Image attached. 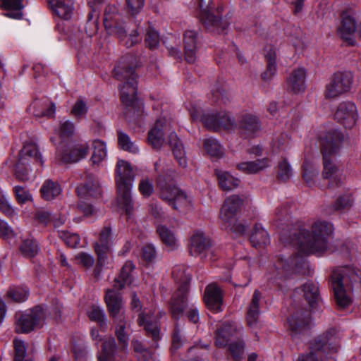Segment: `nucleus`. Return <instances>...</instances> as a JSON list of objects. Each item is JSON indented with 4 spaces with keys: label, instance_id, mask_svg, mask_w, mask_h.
Here are the masks:
<instances>
[{
    "label": "nucleus",
    "instance_id": "f257e3e1",
    "mask_svg": "<svg viewBox=\"0 0 361 361\" xmlns=\"http://www.w3.org/2000/svg\"><path fill=\"white\" fill-rule=\"evenodd\" d=\"M343 134L336 129L327 131L321 138V152L323 156L322 177L329 180L327 188L334 190L344 185L345 176L334 162L341 148Z\"/></svg>",
    "mask_w": 361,
    "mask_h": 361
},
{
    "label": "nucleus",
    "instance_id": "f03ea898",
    "mask_svg": "<svg viewBox=\"0 0 361 361\" xmlns=\"http://www.w3.org/2000/svg\"><path fill=\"white\" fill-rule=\"evenodd\" d=\"M334 231L333 225L327 221H318L312 226L311 233L301 229L292 240L299 251L306 254H322L328 248L329 238Z\"/></svg>",
    "mask_w": 361,
    "mask_h": 361
},
{
    "label": "nucleus",
    "instance_id": "7ed1b4c3",
    "mask_svg": "<svg viewBox=\"0 0 361 361\" xmlns=\"http://www.w3.org/2000/svg\"><path fill=\"white\" fill-rule=\"evenodd\" d=\"M115 180L118 203L128 216L133 212L131 190L135 180V174L129 163L118 161L116 167Z\"/></svg>",
    "mask_w": 361,
    "mask_h": 361
},
{
    "label": "nucleus",
    "instance_id": "20e7f679",
    "mask_svg": "<svg viewBox=\"0 0 361 361\" xmlns=\"http://www.w3.org/2000/svg\"><path fill=\"white\" fill-rule=\"evenodd\" d=\"M103 23L107 32L109 35L116 36L124 42L127 47L133 46L140 40L137 30H133L131 33L127 35L122 15L118 8L114 5H108L106 7Z\"/></svg>",
    "mask_w": 361,
    "mask_h": 361
},
{
    "label": "nucleus",
    "instance_id": "39448f33",
    "mask_svg": "<svg viewBox=\"0 0 361 361\" xmlns=\"http://www.w3.org/2000/svg\"><path fill=\"white\" fill-rule=\"evenodd\" d=\"M173 276L178 283L177 291L173 294L169 303V312L176 322L182 316L187 306V293L191 280V275L185 274L180 269L173 271Z\"/></svg>",
    "mask_w": 361,
    "mask_h": 361
},
{
    "label": "nucleus",
    "instance_id": "423d86ee",
    "mask_svg": "<svg viewBox=\"0 0 361 361\" xmlns=\"http://www.w3.org/2000/svg\"><path fill=\"white\" fill-rule=\"evenodd\" d=\"M157 185L159 197L173 209L183 212L190 208L191 200L181 189L176 185L164 183L160 176L157 178Z\"/></svg>",
    "mask_w": 361,
    "mask_h": 361
},
{
    "label": "nucleus",
    "instance_id": "0eeeda50",
    "mask_svg": "<svg viewBox=\"0 0 361 361\" xmlns=\"http://www.w3.org/2000/svg\"><path fill=\"white\" fill-rule=\"evenodd\" d=\"M45 318V312L40 306H36L25 312H17L15 314L16 331L26 334L41 328Z\"/></svg>",
    "mask_w": 361,
    "mask_h": 361
},
{
    "label": "nucleus",
    "instance_id": "6e6552de",
    "mask_svg": "<svg viewBox=\"0 0 361 361\" xmlns=\"http://www.w3.org/2000/svg\"><path fill=\"white\" fill-rule=\"evenodd\" d=\"M348 276L355 280L357 276L348 269L334 270L331 277V287L334 298L339 308L345 309L352 302L351 298L346 293L344 286L347 283Z\"/></svg>",
    "mask_w": 361,
    "mask_h": 361
},
{
    "label": "nucleus",
    "instance_id": "1a4fd4ad",
    "mask_svg": "<svg viewBox=\"0 0 361 361\" xmlns=\"http://www.w3.org/2000/svg\"><path fill=\"white\" fill-rule=\"evenodd\" d=\"M353 83V75L350 71L335 73L326 85L324 92L327 99H336L349 92Z\"/></svg>",
    "mask_w": 361,
    "mask_h": 361
},
{
    "label": "nucleus",
    "instance_id": "9d476101",
    "mask_svg": "<svg viewBox=\"0 0 361 361\" xmlns=\"http://www.w3.org/2000/svg\"><path fill=\"white\" fill-rule=\"evenodd\" d=\"M305 267H307V264L304 257L298 255L288 258L278 256L271 271V279L284 278L290 272H302V269Z\"/></svg>",
    "mask_w": 361,
    "mask_h": 361
},
{
    "label": "nucleus",
    "instance_id": "9b49d317",
    "mask_svg": "<svg viewBox=\"0 0 361 361\" xmlns=\"http://www.w3.org/2000/svg\"><path fill=\"white\" fill-rule=\"evenodd\" d=\"M358 11L353 5L347 6L341 15V24L338 30L341 38L348 45L355 44V33L357 30Z\"/></svg>",
    "mask_w": 361,
    "mask_h": 361
},
{
    "label": "nucleus",
    "instance_id": "f8f14e48",
    "mask_svg": "<svg viewBox=\"0 0 361 361\" xmlns=\"http://www.w3.org/2000/svg\"><path fill=\"white\" fill-rule=\"evenodd\" d=\"M199 6L201 9L200 20L205 28L214 33L222 34L228 27V23L221 20L218 11L216 14L211 11V0H198Z\"/></svg>",
    "mask_w": 361,
    "mask_h": 361
},
{
    "label": "nucleus",
    "instance_id": "ddd939ff",
    "mask_svg": "<svg viewBox=\"0 0 361 361\" xmlns=\"http://www.w3.org/2000/svg\"><path fill=\"white\" fill-rule=\"evenodd\" d=\"M336 120L345 128H353L357 120L358 114L355 104L351 102H341L334 114Z\"/></svg>",
    "mask_w": 361,
    "mask_h": 361
},
{
    "label": "nucleus",
    "instance_id": "4468645a",
    "mask_svg": "<svg viewBox=\"0 0 361 361\" xmlns=\"http://www.w3.org/2000/svg\"><path fill=\"white\" fill-rule=\"evenodd\" d=\"M118 290L114 288L107 289L104 296L107 310L113 321L125 319L123 299Z\"/></svg>",
    "mask_w": 361,
    "mask_h": 361
},
{
    "label": "nucleus",
    "instance_id": "2eb2a0df",
    "mask_svg": "<svg viewBox=\"0 0 361 361\" xmlns=\"http://www.w3.org/2000/svg\"><path fill=\"white\" fill-rule=\"evenodd\" d=\"M112 239L111 226H104L99 233V240L94 244V250L97 255V266L102 267L106 263Z\"/></svg>",
    "mask_w": 361,
    "mask_h": 361
},
{
    "label": "nucleus",
    "instance_id": "dca6fc26",
    "mask_svg": "<svg viewBox=\"0 0 361 361\" xmlns=\"http://www.w3.org/2000/svg\"><path fill=\"white\" fill-rule=\"evenodd\" d=\"M243 204V200L233 195L226 199L220 211V218L225 224H231Z\"/></svg>",
    "mask_w": 361,
    "mask_h": 361
},
{
    "label": "nucleus",
    "instance_id": "f3484780",
    "mask_svg": "<svg viewBox=\"0 0 361 361\" xmlns=\"http://www.w3.org/2000/svg\"><path fill=\"white\" fill-rule=\"evenodd\" d=\"M137 85V81L135 80V78L132 75L129 80H127L119 85L121 102L125 104L128 109H134V107L137 104L136 97Z\"/></svg>",
    "mask_w": 361,
    "mask_h": 361
},
{
    "label": "nucleus",
    "instance_id": "a211bd4d",
    "mask_svg": "<svg viewBox=\"0 0 361 361\" xmlns=\"http://www.w3.org/2000/svg\"><path fill=\"white\" fill-rule=\"evenodd\" d=\"M211 240L202 231H196L190 238L189 252L194 257H202L211 247Z\"/></svg>",
    "mask_w": 361,
    "mask_h": 361
},
{
    "label": "nucleus",
    "instance_id": "6ab92c4d",
    "mask_svg": "<svg viewBox=\"0 0 361 361\" xmlns=\"http://www.w3.org/2000/svg\"><path fill=\"white\" fill-rule=\"evenodd\" d=\"M204 299L206 306L211 311L218 312L222 310V291L216 284L212 283L206 287Z\"/></svg>",
    "mask_w": 361,
    "mask_h": 361
},
{
    "label": "nucleus",
    "instance_id": "aec40b11",
    "mask_svg": "<svg viewBox=\"0 0 361 361\" xmlns=\"http://www.w3.org/2000/svg\"><path fill=\"white\" fill-rule=\"evenodd\" d=\"M329 341L327 336L315 338L310 347V352L300 355L298 361H319V354L322 351H326L327 348H330L331 343Z\"/></svg>",
    "mask_w": 361,
    "mask_h": 361
},
{
    "label": "nucleus",
    "instance_id": "412c9836",
    "mask_svg": "<svg viewBox=\"0 0 361 361\" xmlns=\"http://www.w3.org/2000/svg\"><path fill=\"white\" fill-rule=\"evenodd\" d=\"M101 191L99 181L92 174H87L85 183L76 188L78 195L82 198L88 197H97L100 196Z\"/></svg>",
    "mask_w": 361,
    "mask_h": 361
},
{
    "label": "nucleus",
    "instance_id": "4be33fe9",
    "mask_svg": "<svg viewBox=\"0 0 361 361\" xmlns=\"http://www.w3.org/2000/svg\"><path fill=\"white\" fill-rule=\"evenodd\" d=\"M131 59V56H125L114 69V78L122 83L129 80L130 75L135 78V80H137V75L135 72V66L130 63Z\"/></svg>",
    "mask_w": 361,
    "mask_h": 361
},
{
    "label": "nucleus",
    "instance_id": "5701e85b",
    "mask_svg": "<svg viewBox=\"0 0 361 361\" xmlns=\"http://www.w3.org/2000/svg\"><path fill=\"white\" fill-rule=\"evenodd\" d=\"M18 161L22 165H27L30 161L43 165L44 161L37 145L33 142L25 143L19 152Z\"/></svg>",
    "mask_w": 361,
    "mask_h": 361
},
{
    "label": "nucleus",
    "instance_id": "b1692460",
    "mask_svg": "<svg viewBox=\"0 0 361 361\" xmlns=\"http://www.w3.org/2000/svg\"><path fill=\"white\" fill-rule=\"evenodd\" d=\"M89 151L87 143L73 145L68 151L58 154L59 159L63 163H75L85 158Z\"/></svg>",
    "mask_w": 361,
    "mask_h": 361
},
{
    "label": "nucleus",
    "instance_id": "393cba45",
    "mask_svg": "<svg viewBox=\"0 0 361 361\" xmlns=\"http://www.w3.org/2000/svg\"><path fill=\"white\" fill-rule=\"evenodd\" d=\"M197 37L198 32L195 30H186L183 35L185 60L188 63H192L196 59L195 51Z\"/></svg>",
    "mask_w": 361,
    "mask_h": 361
},
{
    "label": "nucleus",
    "instance_id": "a878e982",
    "mask_svg": "<svg viewBox=\"0 0 361 361\" xmlns=\"http://www.w3.org/2000/svg\"><path fill=\"white\" fill-rule=\"evenodd\" d=\"M261 298L262 293L258 290H255L252 295L250 303L247 307L246 314L247 325L251 328H255L257 325L260 314L259 302Z\"/></svg>",
    "mask_w": 361,
    "mask_h": 361
},
{
    "label": "nucleus",
    "instance_id": "bb28decb",
    "mask_svg": "<svg viewBox=\"0 0 361 361\" xmlns=\"http://www.w3.org/2000/svg\"><path fill=\"white\" fill-rule=\"evenodd\" d=\"M306 71L302 68L293 71L286 80L288 89L294 93L303 92L305 89Z\"/></svg>",
    "mask_w": 361,
    "mask_h": 361
},
{
    "label": "nucleus",
    "instance_id": "cd10ccee",
    "mask_svg": "<svg viewBox=\"0 0 361 361\" xmlns=\"http://www.w3.org/2000/svg\"><path fill=\"white\" fill-rule=\"evenodd\" d=\"M239 128L247 136L254 135L260 129V123L258 118L249 113L243 114L239 121Z\"/></svg>",
    "mask_w": 361,
    "mask_h": 361
},
{
    "label": "nucleus",
    "instance_id": "c85d7f7f",
    "mask_svg": "<svg viewBox=\"0 0 361 361\" xmlns=\"http://www.w3.org/2000/svg\"><path fill=\"white\" fill-rule=\"evenodd\" d=\"M168 142L178 164L183 168L187 166L185 152L182 142L175 133L172 132L169 134Z\"/></svg>",
    "mask_w": 361,
    "mask_h": 361
},
{
    "label": "nucleus",
    "instance_id": "c756f323",
    "mask_svg": "<svg viewBox=\"0 0 361 361\" xmlns=\"http://www.w3.org/2000/svg\"><path fill=\"white\" fill-rule=\"evenodd\" d=\"M53 12L63 19L71 18L73 12V3L71 0H48Z\"/></svg>",
    "mask_w": 361,
    "mask_h": 361
},
{
    "label": "nucleus",
    "instance_id": "7c9ffc66",
    "mask_svg": "<svg viewBox=\"0 0 361 361\" xmlns=\"http://www.w3.org/2000/svg\"><path fill=\"white\" fill-rule=\"evenodd\" d=\"M27 4V0H1V6L8 10L4 15L14 19H21L23 13L21 10Z\"/></svg>",
    "mask_w": 361,
    "mask_h": 361
},
{
    "label": "nucleus",
    "instance_id": "2f4dec72",
    "mask_svg": "<svg viewBox=\"0 0 361 361\" xmlns=\"http://www.w3.org/2000/svg\"><path fill=\"white\" fill-rule=\"evenodd\" d=\"M164 123V121L157 120L154 126L148 133V142L154 149H160L164 143L163 127Z\"/></svg>",
    "mask_w": 361,
    "mask_h": 361
},
{
    "label": "nucleus",
    "instance_id": "473e14b6",
    "mask_svg": "<svg viewBox=\"0 0 361 361\" xmlns=\"http://www.w3.org/2000/svg\"><path fill=\"white\" fill-rule=\"evenodd\" d=\"M39 192L44 200L51 201L61 194V187L58 182L47 179L42 183Z\"/></svg>",
    "mask_w": 361,
    "mask_h": 361
},
{
    "label": "nucleus",
    "instance_id": "72a5a7b5",
    "mask_svg": "<svg viewBox=\"0 0 361 361\" xmlns=\"http://www.w3.org/2000/svg\"><path fill=\"white\" fill-rule=\"evenodd\" d=\"M269 166V160L267 158L257 159L252 161H245L237 165V169L245 173H256Z\"/></svg>",
    "mask_w": 361,
    "mask_h": 361
},
{
    "label": "nucleus",
    "instance_id": "f704fd0d",
    "mask_svg": "<svg viewBox=\"0 0 361 361\" xmlns=\"http://www.w3.org/2000/svg\"><path fill=\"white\" fill-rule=\"evenodd\" d=\"M297 291H301L303 293L304 298L312 307H315L320 300L319 288L317 286L312 282L309 281L305 283L300 288L298 289Z\"/></svg>",
    "mask_w": 361,
    "mask_h": 361
},
{
    "label": "nucleus",
    "instance_id": "c9c22d12",
    "mask_svg": "<svg viewBox=\"0 0 361 361\" xmlns=\"http://www.w3.org/2000/svg\"><path fill=\"white\" fill-rule=\"evenodd\" d=\"M250 240L253 247L259 248L265 247L270 242L268 233L260 224H255Z\"/></svg>",
    "mask_w": 361,
    "mask_h": 361
},
{
    "label": "nucleus",
    "instance_id": "e433bc0d",
    "mask_svg": "<svg viewBox=\"0 0 361 361\" xmlns=\"http://www.w3.org/2000/svg\"><path fill=\"white\" fill-rule=\"evenodd\" d=\"M190 114L193 119H197L200 117L204 126L207 129L214 131L219 130V113H207L199 115L197 112L192 111Z\"/></svg>",
    "mask_w": 361,
    "mask_h": 361
},
{
    "label": "nucleus",
    "instance_id": "4c0bfd02",
    "mask_svg": "<svg viewBox=\"0 0 361 361\" xmlns=\"http://www.w3.org/2000/svg\"><path fill=\"white\" fill-rule=\"evenodd\" d=\"M115 324V334L120 345V350L125 352L128 345L129 336L126 332L127 322L125 319L120 321H113Z\"/></svg>",
    "mask_w": 361,
    "mask_h": 361
},
{
    "label": "nucleus",
    "instance_id": "58836bf2",
    "mask_svg": "<svg viewBox=\"0 0 361 361\" xmlns=\"http://www.w3.org/2000/svg\"><path fill=\"white\" fill-rule=\"evenodd\" d=\"M234 331L235 329L231 324H222L216 331V345L221 348L226 346Z\"/></svg>",
    "mask_w": 361,
    "mask_h": 361
},
{
    "label": "nucleus",
    "instance_id": "ea45409f",
    "mask_svg": "<svg viewBox=\"0 0 361 361\" xmlns=\"http://www.w3.org/2000/svg\"><path fill=\"white\" fill-rule=\"evenodd\" d=\"M215 174L219 180V185L224 190H231L236 188L240 180L234 178L229 173L220 170H215Z\"/></svg>",
    "mask_w": 361,
    "mask_h": 361
},
{
    "label": "nucleus",
    "instance_id": "a19ab883",
    "mask_svg": "<svg viewBox=\"0 0 361 361\" xmlns=\"http://www.w3.org/2000/svg\"><path fill=\"white\" fill-rule=\"evenodd\" d=\"M134 269V265L131 262H126L123 266L117 278H115L113 288L121 290L126 284L130 282V273Z\"/></svg>",
    "mask_w": 361,
    "mask_h": 361
},
{
    "label": "nucleus",
    "instance_id": "79ce46f5",
    "mask_svg": "<svg viewBox=\"0 0 361 361\" xmlns=\"http://www.w3.org/2000/svg\"><path fill=\"white\" fill-rule=\"evenodd\" d=\"M138 324L143 326L147 335L152 337L154 341L159 338V329L156 322H152L148 320V317L143 313H140L138 317Z\"/></svg>",
    "mask_w": 361,
    "mask_h": 361
},
{
    "label": "nucleus",
    "instance_id": "37998d69",
    "mask_svg": "<svg viewBox=\"0 0 361 361\" xmlns=\"http://www.w3.org/2000/svg\"><path fill=\"white\" fill-rule=\"evenodd\" d=\"M318 167L313 163L305 160L302 164V178L309 185L312 186L314 184V178L319 174Z\"/></svg>",
    "mask_w": 361,
    "mask_h": 361
},
{
    "label": "nucleus",
    "instance_id": "c03bdc74",
    "mask_svg": "<svg viewBox=\"0 0 361 361\" xmlns=\"http://www.w3.org/2000/svg\"><path fill=\"white\" fill-rule=\"evenodd\" d=\"M157 232L159 234L162 243L170 247L173 249L177 243V239L174 233L165 226L159 225L157 228Z\"/></svg>",
    "mask_w": 361,
    "mask_h": 361
},
{
    "label": "nucleus",
    "instance_id": "a18cd8bd",
    "mask_svg": "<svg viewBox=\"0 0 361 361\" xmlns=\"http://www.w3.org/2000/svg\"><path fill=\"white\" fill-rule=\"evenodd\" d=\"M116 343L114 338H109L104 341L102 344V353L98 355V360L100 358L106 361H112L116 351Z\"/></svg>",
    "mask_w": 361,
    "mask_h": 361
},
{
    "label": "nucleus",
    "instance_id": "49530a36",
    "mask_svg": "<svg viewBox=\"0 0 361 361\" xmlns=\"http://www.w3.org/2000/svg\"><path fill=\"white\" fill-rule=\"evenodd\" d=\"M288 323L290 329L295 333H301L303 331L309 324V314L303 317L302 318L299 317L297 315H293L288 319Z\"/></svg>",
    "mask_w": 361,
    "mask_h": 361
},
{
    "label": "nucleus",
    "instance_id": "de8ad7c7",
    "mask_svg": "<svg viewBox=\"0 0 361 361\" xmlns=\"http://www.w3.org/2000/svg\"><path fill=\"white\" fill-rule=\"evenodd\" d=\"M93 153L91 160L94 164H99L106 157V147L104 142L95 140L92 142Z\"/></svg>",
    "mask_w": 361,
    "mask_h": 361
},
{
    "label": "nucleus",
    "instance_id": "09e8293b",
    "mask_svg": "<svg viewBox=\"0 0 361 361\" xmlns=\"http://www.w3.org/2000/svg\"><path fill=\"white\" fill-rule=\"evenodd\" d=\"M117 136L118 144L121 149L130 153H137L138 152V147L126 133L122 130H118Z\"/></svg>",
    "mask_w": 361,
    "mask_h": 361
},
{
    "label": "nucleus",
    "instance_id": "8fccbe9b",
    "mask_svg": "<svg viewBox=\"0 0 361 361\" xmlns=\"http://www.w3.org/2000/svg\"><path fill=\"white\" fill-rule=\"evenodd\" d=\"M14 347V361H33L27 354V345L25 341L16 338L13 341Z\"/></svg>",
    "mask_w": 361,
    "mask_h": 361
},
{
    "label": "nucleus",
    "instance_id": "3c124183",
    "mask_svg": "<svg viewBox=\"0 0 361 361\" xmlns=\"http://www.w3.org/2000/svg\"><path fill=\"white\" fill-rule=\"evenodd\" d=\"M204 148L212 157H220L224 154L222 146L219 141L213 137H209L204 140Z\"/></svg>",
    "mask_w": 361,
    "mask_h": 361
},
{
    "label": "nucleus",
    "instance_id": "603ef678",
    "mask_svg": "<svg viewBox=\"0 0 361 361\" xmlns=\"http://www.w3.org/2000/svg\"><path fill=\"white\" fill-rule=\"evenodd\" d=\"M20 250L26 257H33L39 252L38 243L33 239H25L23 241Z\"/></svg>",
    "mask_w": 361,
    "mask_h": 361
},
{
    "label": "nucleus",
    "instance_id": "864d4df0",
    "mask_svg": "<svg viewBox=\"0 0 361 361\" xmlns=\"http://www.w3.org/2000/svg\"><path fill=\"white\" fill-rule=\"evenodd\" d=\"M185 341L183 327L176 322L172 332V350L179 349Z\"/></svg>",
    "mask_w": 361,
    "mask_h": 361
},
{
    "label": "nucleus",
    "instance_id": "5fc2aeb1",
    "mask_svg": "<svg viewBox=\"0 0 361 361\" xmlns=\"http://www.w3.org/2000/svg\"><path fill=\"white\" fill-rule=\"evenodd\" d=\"M245 343L241 340L231 342L228 345V352L234 361L240 360L244 356Z\"/></svg>",
    "mask_w": 361,
    "mask_h": 361
},
{
    "label": "nucleus",
    "instance_id": "6e6d98bb",
    "mask_svg": "<svg viewBox=\"0 0 361 361\" xmlns=\"http://www.w3.org/2000/svg\"><path fill=\"white\" fill-rule=\"evenodd\" d=\"M27 290L21 287H11L6 293L8 298L16 302H23L27 298Z\"/></svg>",
    "mask_w": 361,
    "mask_h": 361
},
{
    "label": "nucleus",
    "instance_id": "4d7b16f0",
    "mask_svg": "<svg viewBox=\"0 0 361 361\" xmlns=\"http://www.w3.org/2000/svg\"><path fill=\"white\" fill-rule=\"evenodd\" d=\"M88 317L90 320L99 323L101 326L106 325V317L104 310L99 306L92 305L88 311Z\"/></svg>",
    "mask_w": 361,
    "mask_h": 361
},
{
    "label": "nucleus",
    "instance_id": "13d9d810",
    "mask_svg": "<svg viewBox=\"0 0 361 361\" xmlns=\"http://www.w3.org/2000/svg\"><path fill=\"white\" fill-rule=\"evenodd\" d=\"M293 175V171L290 164L286 159H283L278 164L277 178L281 181H287Z\"/></svg>",
    "mask_w": 361,
    "mask_h": 361
},
{
    "label": "nucleus",
    "instance_id": "bf43d9fd",
    "mask_svg": "<svg viewBox=\"0 0 361 361\" xmlns=\"http://www.w3.org/2000/svg\"><path fill=\"white\" fill-rule=\"evenodd\" d=\"M75 133V126L73 121L70 120H63L60 121L59 136L61 138L72 137Z\"/></svg>",
    "mask_w": 361,
    "mask_h": 361
},
{
    "label": "nucleus",
    "instance_id": "052dcab7",
    "mask_svg": "<svg viewBox=\"0 0 361 361\" xmlns=\"http://www.w3.org/2000/svg\"><path fill=\"white\" fill-rule=\"evenodd\" d=\"M353 200L350 195H340L332 205L334 210L348 209L352 206Z\"/></svg>",
    "mask_w": 361,
    "mask_h": 361
},
{
    "label": "nucleus",
    "instance_id": "680f3d73",
    "mask_svg": "<svg viewBox=\"0 0 361 361\" xmlns=\"http://www.w3.org/2000/svg\"><path fill=\"white\" fill-rule=\"evenodd\" d=\"M145 43L147 46L151 49H156L159 44V35L157 32L149 27L145 37Z\"/></svg>",
    "mask_w": 361,
    "mask_h": 361
},
{
    "label": "nucleus",
    "instance_id": "e2e57ef3",
    "mask_svg": "<svg viewBox=\"0 0 361 361\" xmlns=\"http://www.w3.org/2000/svg\"><path fill=\"white\" fill-rule=\"evenodd\" d=\"M87 112V107L86 102L82 99L78 98L75 104L73 105L71 114L77 118L84 116Z\"/></svg>",
    "mask_w": 361,
    "mask_h": 361
},
{
    "label": "nucleus",
    "instance_id": "0e129e2a",
    "mask_svg": "<svg viewBox=\"0 0 361 361\" xmlns=\"http://www.w3.org/2000/svg\"><path fill=\"white\" fill-rule=\"evenodd\" d=\"M13 192L18 202L20 204H24L32 200V195L23 187L15 186Z\"/></svg>",
    "mask_w": 361,
    "mask_h": 361
},
{
    "label": "nucleus",
    "instance_id": "69168bd1",
    "mask_svg": "<svg viewBox=\"0 0 361 361\" xmlns=\"http://www.w3.org/2000/svg\"><path fill=\"white\" fill-rule=\"evenodd\" d=\"M219 130L221 128L225 130L233 129L235 126V120L228 113H219Z\"/></svg>",
    "mask_w": 361,
    "mask_h": 361
},
{
    "label": "nucleus",
    "instance_id": "338daca9",
    "mask_svg": "<svg viewBox=\"0 0 361 361\" xmlns=\"http://www.w3.org/2000/svg\"><path fill=\"white\" fill-rule=\"evenodd\" d=\"M138 190L142 196L149 197L154 192L152 181L147 177L142 178L138 185Z\"/></svg>",
    "mask_w": 361,
    "mask_h": 361
},
{
    "label": "nucleus",
    "instance_id": "774afa93",
    "mask_svg": "<svg viewBox=\"0 0 361 361\" xmlns=\"http://www.w3.org/2000/svg\"><path fill=\"white\" fill-rule=\"evenodd\" d=\"M60 236L64 241V243L70 247H75L80 243V238L75 233H71L69 232L61 231Z\"/></svg>",
    "mask_w": 361,
    "mask_h": 361
}]
</instances>
